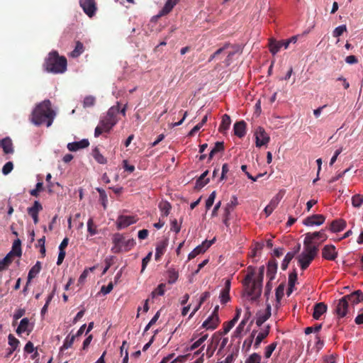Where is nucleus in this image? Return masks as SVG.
<instances>
[{"label":"nucleus","instance_id":"nucleus-18","mask_svg":"<svg viewBox=\"0 0 363 363\" xmlns=\"http://www.w3.org/2000/svg\"><path fill=\"white\" fill-rule=\"evenodd\" d=\"M230 281L227 279L225 283L224 288L221 290L220 294V301L222 304L228 303L230 300Z\"/></svg>","mask_w":363,"mask_h":363},{"label":"nucleus","instance_id":"nucleus-1","mask_svg":"<svg viewBox=\"0 0 363 363\" xmlns=\"http://www.w3.org/2000/svg\"><path fill=\"white\" fill-rule=\"evenodd\" d=\"M55 113L51 108L50 100H44L38 104L32 112L31 121L36 125L46 123L47 127L52 125Z\"/></svg>","mask_w":363,"mask_h":363},{"label":"nucleus","instance_id":"nucleus-5","mask_svg":"<svg viewBox=\"0 0 363 363\" xmlns=\"http://www.w3.org/2000/svg\"><path fill=\"white\" fill-rule=\"evenodd\" d=\"M318 252V246L303 245V251L298 255V262L301 269H306Z\"/></svg>","mask_w":363,"mask_h":363},{"label":"nucleus","instance_id":"nucleus-35","mask_svg":"<svg viewBox=\"0 0 363 363\" xmlns=\"http://www.w3.org/2000/svg\"><path fill=\"white\" fill-rule=\"evenodd\" d=\"M231 123L230 118L228 115L224 114L222 117L221 123L219 126V131L220 133H225L229 128Z\"/></svg>","mask_w":363,"mask_h":363},{"label":"nucleus","instance_id":"nucleus-45","mask_svg":"<svg viewBox=\"0 0 363 363\" xmlns=\"http://www.w3.org/2000/svg\"><path fill=\"white\" fill-rule=\"evenodd\" d=\"M84 50L83 44L80 41H77L74 50L71 52V56L72 57H77L83 53Z\"/></svg>","mask_w":363,"mask_h":363},{"label":"nucleus","instance_id":"nucleus-36","mask_svg":"<svg viewBox=\"0 0 363 363\" xmlns=\"http://www.w3.org/2000/svg\"><path fill=\"white\" fill-rule=\"evenodd\" d=\"M264 247V243L262 242H255L254 247L252 249V252L250 254V257L252 259L253 262H256L257 260L255 258L260 254L262 250Z\"/></svg>","mask_w":363,"mask_h":363},{"label":"nucleus","instance_id":"nucleus-24","mask_svg":"<svg viewBox=\"0 0 363 363\" xmlns=\"http://www.w3.org/2000/svg\"><path fill=\"white\" fill-rule=\"evenodd\" d=\"M277 271V263L275 259H270L267 264V277L272 281L274 279Z\"/></svg>","mask_w":363,"mask_h":363},{"label":"nucleus","instance_id":"nucleus-50","mask_svg":"<svg viewBox=\"0 0 363 363\" xmlns=\"http://www.w3.org/2000/svg\"><path fill=\"white\" fill-rule=\"evenodd\" d=\"M363 203V196L360 194H355L352 198V204L355 208H359Z\"/></svg>","mask_w":363,"mask_h":363},{"label":"nucleus","instance_id":"nucleus-30","mask_svg":"<svg viewBox=\"0 0 363 363\" xmlns=\"http://www.w3.org/2000/svg\"><path fill=\"white\" fill-rule=\"evenodd\" d=\"M159 209L161 211V217H167L169 216L170 213V210L172 209V206L169 202L167 201H162L159 203L158 205Z\"/></svg>","mask_w":363,"mask_h":363},{"label":"nucleus","instance_id":"nucleus-33","mask_svg":"<svg viewBox=\"0 0 363 363\" xmlns=\"http://www.w3.org/2000/svg\"><path fill=\"white\" fill-rule=\"evenodd\" d=\"M40 269L41 263L38 261L28 272L27 285H28L30 281L36 277V275L40 272Z\"/></svg>","mask_w":363,"mask_h":363},{"label":"nucleus","instance_id":"nucleus-59","mask_svg":"<svg viewBox=\"0 0 363 363\" xmlns=\"http://www.w3.org/2000/svg\"><path fill=\"white\" fill-rule=\"evenodd\" d=\"M216 193L214 191L208 196V199L206 201V208L207 210H208L213 206L215 199H216Z\"/></svg>","mask_w":363,"mask_h":363},{"label":"nucleus","instance_id":"nucleus-17","mask_svg":"<svg viewBox=\"0 0 363 363\" xmlns=\"http://www.w3.org/2000/svg\"><path fill=\"white\" fill-rule=\"evenodd\" d=\"M251 316V312L249 308H247V311L245 313L243 319L239 323L238 326L236 328L235 330L233 333V337L236 338H240L242 337V333L244 331L245 326L246 325L248 320Z\"/></svg>","mask_w":363,"mask_h":363},{"label":"nucleus","instance_id":"nucleus-63","mask_svg":"<svg viewBox=\"0 0 363 363\" xmlns=\"http://www.w3.org/2000/svg\"><path fill=\"white\" fill-rule=\"evenodd\" d=\"M215 240V238L211 240H206L199 245V246L202 247V250H203V252H205L214 243Z\"/></svg>","mask_w":363,"mask_h":363},{"label":"nucleus","instance_id":"nucleus-29","mask_svg":"<svg viewBox=\"0 0 363 363\" xmlns=\"http://www.w3.org/2000/svg\"><path fill=\"white\" fill-rule=\"evenodd\" d=\"M269 46L272 54L275 55L280 50L281 48L284 47L285 48V40L279 41L271 40Z\"/></svg>","mask_w":363,"mask_h":363},{"label":"nucleus","instance_id":"nucleus-56","mask_svg":"<svg viewBox=\"0 0 363 363\" xmlns=\"http://www.w3.org/2000/svg\"><path fill=\"white\" fill-rule=\"evenodd\" d=\"M208 335H204L201 337H200L199 340H197L190 347L191 350H194L199 347H200L204 341L207 339Z\"/></svg>","mask_w":363,"mask_h":363},{"label":"nucleus","instance_id":"nucleus-20","mask_svg":"<svg viewBox=\"0 0 363 363\" xmlns=\"http://www.w3.org/2000/svg\"><path fill=\"white\" fill-rule=\"evenodd\" d=\"M0 147L6 155L13 154L14 152L12 140L9 137L0 140Z\"/></svg>","mask_w":363,"mask_h":363},{"label":"nucleus","instance_id":"nucleus-60","mask_svg":"<svg viewBox=\"0 0 363 363\" xmlns=\"http://www.w3.org/2000/svg\"><path fill=\"white\" fill-rule=\"evenodd\" d=\"M13 169V164L12 162H7L2 167V173L4 175L9 174Z\"/></svg>","mask_w":363,"mask_h":363},{"label":"nucleus","instance_id":"nucleus-61","mask_svg":"<svg viewBox=\"0 0 363 363\" xmlns=\"http://www.w3.org/2000/svg\"><path fill=\"white\" fill-rule=\"evenodd\" d=\"M347 28L345 25H342L337 27L333 31V36L335 38L340 37L342 33L346 31Z\"/></svg>","mask_w":363,"mask_h":363},{"label":"nucleus","instance_id":"nucleus-48","mask_svg":"<svg viewBox=\"0 0 363 363\" xmlns=\"http://www.w3.org/2000/svg\"><path fill=\"white\" fill-rule=\"evenodd\" d=\"M92 155L94 158L100 164L106 163V159L100 153L98 147L93 150Z\"/></svg>","mask_w":363,"mask_h":363},{"label":"nucleus","instance_id":"nucleus-42","mask_svg":"<svg viewBox=\"0 0 363 363\" xmlns=\"http://www.w3.org/2000/svg\"><path fill=\"white\" fill-rule=\"evenodd\" d=\"M75 338H76V335H70V334L68 335L66 337L65 340H64L63 345L61 347L60 350H67V349L71 347L74 343Z\"/></svg>","mask_w":363,"mask_h":363},{"label":"nucleus","instance_id":"nucleus-55","mask_svg":"<svg viewBox=\"0 0 363 363\" xmlns=\"http://www.w3.org/2000/svg\"><path fill=\"white\" fill-rule=\"evenodd\" d=\"M284 284H281L279 285V286L276 289V299L277 301H280V300L284 296Z\"/></svg>","mask_w":363,"mask_h":363},{"label":"nucleus","instance_id":"nucleus-51","mask_svg":"<svg viewBox=\"0 0 363 363\" xmlns=\"http://www.w3.org/2000/svg\"><path fill=\"white\" fill-rule=\"evenodd\" d=\"M238 204V199L235 196H233L232 197V199L230 203H227L226 206L225 207V212L226 211H229V213L230 214L231 211L233 210V208Z\"/></svg>","mask_w":363,"mask_h":363},{"label":"nucleus","instance_id":"nucleus-53","mask_svg":"<svg viewBox=\"0 0 363 363\" xmlns=\"http://www.w3.org/2000/svg\"><path fill=\"white\" fill-rule=\"evenodd\" d=\"M204 253L203 250H202V247H201L199 245H198L194 249L193 251H191L189 255H188V259H192L195 258L197 255Z\"/></svg>","mask_w":363,"mask_h":363},{"label":"nucleus","instance_id":"nucleus-64","mask_svg":"<svg viewBox=\"0 0 363 363\" xmlns=\"http://www.w3.org/2000/svg\"><path fill=\"white\" fill-rule=\"evenodd\" d=\"M296 280H297V273L294 270L289 276V286H294Z\"/></svg>","mask_w":363,"mask_h":363},{"label":"nucleus","instance_id":"nucleus-9","mask_svg":"<svg viewBox=\"0 0 363 363\" xmlns=\"http://www.w3.org/2000/svg\"><path fill=\"white\" fill-rule=\"evenodd\" d=\"M79 5L89 17L91 18L95 15L97 10L95 0H79Z\"/></svg>","mask_w":363,"mask_h":363},{"label":"nucleus","instance_id":"nucleus-34","mask_svg":"<svg viewBox=\"0 0 363 363\" xmlns=\"http://www.w3.org/2000/svg\"><path fill=\"white\" fill-rule=\"evenodd\" d=\"M43 210V206L38 201H35L31 207L28 208L27 211L31 217L38 216L39 212Z\"/></svg>","mask_w":363,"mask_h":363},{"label":"nucleus","instance_id":"nucleus-27","mask_svg":"<svg viewBox=\"0 0 363 363\" xmlns=\"http://www.w3.org/2000/svg\"><path fill=\"white\" fill-rule=\"evenodd\" d=\"M241 314V309L237 308L236 309V313L234 318L229 322L225 323L223 326V333L227 334L235 325V324L237 323L238 319L240 318Z\"/></svg>","mask_w":363,"mask_h":363},{"label":"nucleus","instance_id":"nucleus-47","mask_svg":"<svg viewBox=\"0 0 363 363\" xmlns=\"http://www.w3.org/2000/svg\"><path fill=\"white\" fill-rule=\"evenodd\" d=\"M96 104V97L94 96H86L83 100V107L84 108L93 107Z\"/></svg>","mask_w":363,"mask_h":363},{"label":"nucleus","instance_id":"nucleus-41","mask_svg":"<svg viewBox=\"0 0 363 363\" xmlns=\"http://www.w3.org/2000/svg\"><path fill=\"white\" fill-rule=\"evenodd\" d=\"M179 277V272L176 271L174 269H169L167 270V278H168V283L170 284H172L175 283Z\"/></svg>","mask_w":363,"mask_h":363},{"label":"nucleus","instance_id":"nucleus-37","mask_svg":"<svg viewBox=\"0 0 363 363\" xmlns=\"http://www.w3.org/2000/svg\"><path fill=\"white\" fill-rule=\"evenodd\" d=\"M28 326H29V320H28V318H23L21 320L20 324H19L18 327L16 329V333L18 335H21V333H23L24 332H26V331L30 332L31 330L28 329Z\"/></svg>","mask_w":363,"mask_h":363},{"label":"nucleus","instance_id":"nucleus-23","mask_svg":"<svg viewBox=\"0 0 363 363\" xmlns=\"http://www.w3.org/2000/svg\"><path fill=\"white\" fill-rule=\"evenodd\" d=\"M89 145V140L87 139H83L78 142L68 143L67 148L69 151H77L78 150L87 147Z\"/></svg>","mask_w":363,"mask_h":363},{"label":"nucleus","instance_id":"nucleus-38","mask_svg":"<svg viewBox=\"0 0 363 363\" xmlns=\"http://www.w3.org/2000/svg\"><path fill=\"white\" fill-rule=\"evenodd\" d=\"M224 150V143L223 142H216L213 148L211 150L208 156V160H211L213 156L219 152H222Z\"/></svg>","mask_w":363,"mask_h":363},{"label":"nucleus","instance_id":"nucleus-3","mask_svg":"<svg viewBox=\"0 0 363 363\" xmlns=\"http://www.w3.org/2000/svg\"><path fill=\"white\" fill-rule=\"evenodd\" d=\"M119 113V102L116 106H111L107 111L106 115L103 117L94 130V136L99 137L103 133L109 132L118 123L117 115Z\"/></svg>","mask_w":363,"mask_h":363},{"label":"nucleus","instance_id":"nucleus-13","mask_svg":"<svg viewBox=\"0 0 363 363\" xmlns=\"http://www.w3.org/2000/svg\"><path fill=\"white\" fill-rule=\"evenodd\" d=\"M343 297L349 305L354 306L363 301V292L361 290H357Z\"/></svg>","mask_w":363,"mask_h":363},{"label":"nucleus","instance_id":"nucleus-62","mask_svg":"<svg viewBox=\"0 0 363 363\" xmlns=\"http://www.w3.org/2000/svg\"><path fill=\"white\" fill-rule=\"evenodd\" d=\"M164 284H160L158 285V286L152 292V294L153 296H155L156 294L162 296L164 294Z\"/></svg>","mask_w":363,"mask_h":363},{"label":"nucleus","instance_id":"nucleus-22","mask_svg":"<svg viewBox=\"0 0 363 363\" xmlns=\"http://www.w3.org/2000/svg\"><path fill=\"white\" fill-rule=\"evenodd\" d=\"M247 124L244 121L236 122L233 126V130L235 135L242 138L246 134Z\"/></svg>","mask_w":363,"mask_h":363},{"label":"nucleus","instance_id":"nucleus-2","mask_svg":"<svg viewBox=\"0 0 363 363\" xmlns=\"http://www.w3.org/2000/svg\"><path fill=\"white\" fill-rule=\"evenodd\" d=\"M67 61L65 57L60 56L56 50L51 51L45 58L43 67L48 72L62 74L67 70Z\"/></svg>","mask_w":363,"mask_h":363},{"label":"nucleus","instance_id":"nucleus-54","mask_svg":"<svg viewBox=\"0 0 363 363\" xmlns=\"http://www.w3.org/2000/svg\"><path fill=\"white\" fill-rule=\"evenodd\" d=\"M43 182H38L35 185V188L30 191V194L33 196L38 197L39 196V192L43 190Z\"/></svg>","mask_w":363,"mask_h":363},{"label":"nucleus","instance_id":"nucleus-6","mask_svg":"<svg viewBox=\"0 0 363 363\" xmlns=\"http://www.w3.org/2000/svg\"><path fill=\"white\" fill-rule=\"evenodd\" d=\"M264 273V267L261 266L259 268V274L255 278H254L251 288L250 289V296L252 301L257 300L261 295Z\"/></svg>","mask_w":363,"mask_h":363},{"label":"nucleus","instance_id":"nucleus-43","mask_svg":"<svg viewBox=\"0 0 363 363\" xmlns=\"http://www.w3.org/2000/svg\"><path fill=\"white\" fill-rule=\"evenodd\" d=\"M295 255H296V252H289L286 255L284 260L282 261L281 265V268L282 270H286L287 269L289 264L290 263L291 259L294 257Z\"/></svg>","mask_w":363,"mask_h":363},{"label":"nucleus","instance_id":"nucleus-7","mask_svg":"<svg viewBox=\"0 0 363 363\" xmlns=\"http://www.w3.org/2000/svg\"><path fill=\"white\" fill-rule=\"evenodd\" d=\"M328 236L325 233L323 230H321L318 232L314 233H307L305 234V238L303 240V245H311V246H318L319 244L315 245V240L318 239H321V242L326 240Z\"/></svg>","mask_w":363,"mask_h":363},{"label":"nucleus","instance_id":"nucleus-8","mask_svg":"<svg viewBox=\"0 0 363 363\" xmlns=\"http://www.w3.org/2000/svg\"><path fill=\"white\" fill-rule=\"evenodd\" d=\"M349 306L350 305L344 297H342L334 303V313L338 316V318H343L346 316L347 313Z\"/></svg>","mask_w":363,"mask_h":363},{"label":"nucleus","instance_id":"nucleus-11","mask_svg":"<svg viewBox=\"0 0 363 363\" xmlns=\"http://www.w3.org/2000/svg\"><path fill=\"white\" fill-rule=\"evenodd\" d=\"M325 220V217L322 214H313L306 218L303 220V224L306 226L320 225Z\"/></svg>","mask_w":363,"mask_h":363},{"label":"nucleus","instance_id":"nucleus-57","mask_svg":"<svg viewBox=\"0 0 363 363\" xmlns=\"http://www.w3.org/2000/svg\"><path fill=\"white\" fill-rule=\"evenodd\" d=\"M322 328V324H316L312 327H307L305 328V333L309 335L312 333H318Z\"/></svg>","mask_w":363,"mask_h":363},{"label":"nucleus","instance_id":"nucleus-44","mask_svg":"<svg viewBox=\"0 0 363 363\" xmlns=\"http://www.w3.org/2000/svg\"><path fill=\"white\" fill-rule=\"evenodd\" d=\"M174 5L175 3H173L172 0H167L162 9L160 11L159 16H162L169 13L172 10Z\"/></svg>","mask_w":363,"mask_h":363},{"label":"nucleus","instance_id":"nucleus-4","mask_svg":"<svg viewBox=\"0 0 363 363\" xmlns=\"http://www.w3.org/2000/svg\"><path fill=\"white\" fill-rule=\"evenodd\" d=\"M112 241L113 246L111 248V252L115 254L128 252L135 245V241L133 238L125 240L123 235L121 233H115L113 235Z\"/></svg>","mask_w":363,"mask_h":363},{"label":"nucleus","instance_id":"nucleus-19","mask_svg":"<svg viewBox=\"0 0 363 363\" xmlns=\"http://www.w3.org/2000/svg\"><path fill=\"white\" fill-rule=\"evenodd\" d=\"M219 323L218 315H210L202 324V327L208 330H214Z\"/></svg>","mask_w":363,"mask_h":363},{"label":"nucleus","instance_id":"nucleus-49","mask_svg":"<svg viewBox=\"0 0 363 363\" xmlns=\"http://www.w3.org/2000/svg\"><path fill=\"white\" fill-rule=\"evenodd\" d=\"M87 230L91 235H94L97 233L96 225L94 224L92 218H90L88 220Z\"/></svg>","mask_w":363,"mask_h":363},{"label":"nucleus","instance_id":"nucleus-32","mask_svg":"<svg viewBox=\"0 0 363 363\" xmlns=\"http://www.w3.org/2000/svg\"><path fill=\"white\" fill-rule=\"evenodd\" d=\"M269 330H270V326L269 325H267L265 327V329L264 330V331L259 333L256 339H255V344H254V347L255 348H258L260 345V343L262 342V341L266 338L269 333Z\"/></svg>","mask_w":363,"mask_h":363},{"label":"nucleus","instance_id":"nucleus-14","mask_svg":"<svg viewBox=\"0 0 363 363\" xmlns=\"http://www.w3.org/2000/svg\"><path fill=\"white\" fill-rule=\"evenodd\" d=\"M138 219L132 216H120L117 219V228L118 229L125 228L131 224L135 223Z\"/></svg>","mask_w":363,"mask_h":363},{"label":"nucleus","instance_id":"nucleus-16","mask_svg":"<svg viewBox=\"0 0 363 363\" xmlns=\"http://www.w3.org/2000/svg\"><path fill=\"white\" fill-rule=\"evenodd\" d=\"M255 274V268L252 266H249L247 267V274L245 276L244 280L242 281V284L245 287L247 295L250 296V289L251 288L253 277Z\"/></svg>","mask_w":363,"mask_h":363},{"label":"nucleus","instance_id":"nucleus-40","mask_svg":"<svg viewBox=\"0 0 363 363\" xmlns=\"http://www.w3.org/2000/svg\"><path fill=\"white\" fill-rule=\"evenodd\" d=\"M13 261V257L9 253L6 257L0 260V272L6 269Z\"/></svg>","mask_w":363,"mask_h":363},{"label":"nucleus","instance_id":"nucleus-31","mask_svg":"<svg viewBox=\"0 0 363 363\" xmlns=\"http://www.w3.org/2000/svg\"><path fill=\"white\" fill-rule=\"evenodd\" d=\"M9 254L10 255H11L13 257L14 256H16V257L21 256V255H22L21 241L19 239L14 240L13 245H12V249L9 252Z\"/></svg>","mask_w":363,"mask_h":363},{"label":"nucleus","instance_id":"nucleus-58","mask_svg":"<svg viewBox=\"0 0 363 363\" xmlns=\"http://www.w3.org/2000/svg\"><path fill=\"white\" fill-rule=\"evenodd\" d=\"M276 347H277V342H273V343L270 344L269 345H268L265 350L264 357L266 358H269L271 357L272 352L275 350Z\"/></svg>","mask_w":363,"mask_h":363},{"label":"nucleus","instance_id":"nucleus-28","mask_svg":"<svg viewBox=\"0 0 363 363\" xmlns=\"http://www.w3.org/2000/svg\"><path fill=\"white\" fill-rule=\"evenodd\" d=\"M167 247V240H162L157 243L155 252V260L159 261L164 254Z\"/></svg>","mask_w":363,"mask_h":363},{"label":"nucleus","instance_id":"nucleus-46","mask_svg":"<svg viewBox=\"0 0 363 363\" xmlns=\"http://www.w3.org/2000/svg\"><path fill=\"white\" fill-rule=\"evenodd\" d=\"M8 338H9V344L11 347V350L9 352V354H11L13 352V351H15L16 350L20 342L12 334H9Z\"/></svg>","mask_w":363,"mask_h":363},{"label":"nucleus","instance_id":"nucleus-10","mask_svg":"<svg viewBox=\"0 0 363 363\" xmlns=\"http://www.w3.org/2000/svg\"><path fill=\"white\" fill-rule=\"evenodd\" d=\"M255 136L256 139V146L259 147L267 145L270 140L269 136L262 127H258L257 128L255 133Z\"/></svg>","mask_w":363,"mask_h":363},{"label":"nucleus","instance_id":"nucleus-12","mask_svg":"<svg viewBox=\"0 0 363 363\" xmlns=\"http://www.w3.org/2000/svg\"><path fill=\"white\" fill-rule=\"evenodd\" d=\"M338 252L333 245H326L322 249V257L326 260H335Z\"/></svg>","mask_w":363,"mask_h":363},{"label":"nucleus","instance_id":"nucleus-39","mask_svg":"<svg viewBox=\"0 0 363 363\" xmlns=\"http://www.w3.org/2000/svg\"><path fill=\"white\" fill-rule=\"evenodd\" d=\"M233 50L228 49L225 51V54L227 55L226 59L225 60L224 62L226 66H229L232 62L233 57L239 51V48L237 47L236 48L233 46Z\"/></svg>","mask_w":363,"mask_h":363},{"label":"nucleus","instance_id":"nucleus-15","mask_svg":"<svg viewBox=\"0 0 363 363\" xmlns=\"http://www.w3.org/2000/svg\"><path fill=\"white\" fill-rule=\"evenodd\" d=\"M283 195L281 193H278L272 199L269 203L264 209V212L267 217L269 216L273 211L277 207Z\"/></svg>","mask_w":363,"mask_h":363},{"label":"nucleus","instance_id":"nucleus-26","mask_svg":"<svg viewBox=\"0 0 363 363\" xmlns=\"http://www.w3.org/2000/svg\"><path fill=\"white\" fill-rule=\"evenodd\" d=\"M346 221L343 219L334 220L330 227V230L333 233H337L343 230L346 227Z\"/></svg>","mask_w":363,"mask_h":363},{"label":"nucleus","instance_id":"nucleus-21","mask_svg":"<svg viewBox=\"0 0 363 363\" xmlns=\"http://www.w3.org/2000/svg\"><path fill=\"white\" fill-rule=\"evenodd\" d=\"M327 305L323 302H320L313 306V317L315 320H319L320 316L327 311Z\"/></svg>","mask_w":363,"mask_h":363},{"label":"nucleus","instance_id":"nucleus-52","mask_svg":"<svg viewBox=\"0 0 363 363\" xmlns=\"http://www.w3.org/2000/svg\"><path fill=\"white\" fill-rule=\"evenodd\" d=\"M245 363H261V356L253 353L246 359Z\"/></svg>","mask_w":363,"mask_h":363},{"label":"nucleus","instance_id":"nucleus-25","mask_svg":"<svg viewBox=\"0 0 363 363\" xmlns=\"http://www.w3.org/2000/svg\"><path fill=\"white\" fill-rule=\"evenodd\" d=\"M257 316L256 324L259 327L271 316V306L268 305L266 311L264 313H257Z\"/></svg>","mask_w":363,"mask_h":363}]
</instances>
